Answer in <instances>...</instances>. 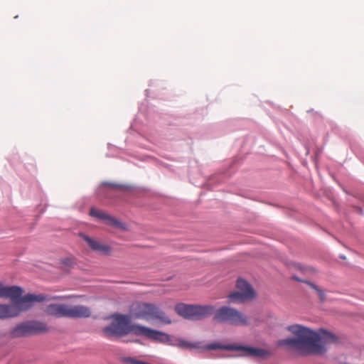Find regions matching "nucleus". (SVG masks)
<instances>
[{"mask_svg":"<svg viewBox=\"0 0 364 364\" xmlns=\"http://www.w3.org/2000/svg\"><path fill=\"white\" fill-rule=\"evenodd\" d=\"M214 310V306L211 305L200 306L178 304L175 306V311L178 315L194 321L200 320L212 315Z\"/></svg>","mask_w":364,"mask_h":364,"instance_id":"6","label":"nucleus"},{"mask_svg":"<svg viewBox=\"0 0 364 364\" xmlns=\"http://www.w3.org/2000/svg\"><path fill=\"white\" fill-rule=\"evenodd\" d=\"M214 318L220 323H228L237 326H248L250 321L247 316L228 306L220 308L215 314Z\"/></svg>","mask_w":364,"mask_h":364,"instance_id":"7","label":"nucleus"},{"mask_svg":"<svg viewBox=\"0 0 364 364\" xmlns=\"http://www.w3.org/2000/svg\"><path fill=\"white\" fill-rule=\"evenodd\" d=\"M309 287L313 289L317 294L321 302H323L326 301V294L324 293V291L320 289L318 286H316V284L311 283V282H306Z\"/></svg>","mask_w":364,"mask_h":364,"instance_id":"14","label":"nucleus"},{"mask_svg":"<svg viewBox=\"0 0 364 364\" xmlns=\"http://www.w3.org/2000/svg\"><path fill=\"white\" fill-rule=\"evenodd\" d=\"M90 215L94 218L102 220L105 221V224L114 228H117L121 230H126L127 225L126 224L121 223L117 218L107 214L106 213L96 209L95 208H91L90 210Z\"/></svg>","mask_w":364,"mask_h":364,"instance_id":"11","label":"nucleus"},{"mask_svg":"<svg viewBox=\"0 0 364 364\" xmlns=\"http://www.w3.org/2000/svg\"><path fill=\"white\" fill-rule=\"evenodd\" d=\"M181 348H199V343H191L185 340H178V343L175 345Z\"/></svg>","mask_w":364,"mask_h":364,"instance_id":"13","label":"nucleus"},{"mask_svg":"<svg viewBox=\"0 0 364 364\" xmlns=\"http://www.w3.org/2000/svg\"><path fill=\"white\" fill-rule=\"evenodd\" d=\"M45 313L55 318H88L91 315L89 307L83 305H68L65 304H50L46 306Z\"/></svg>","mask_w":364,"mask_h":364,"instance_id":"4","label":"nucleus"},{"mask_svg":"<svg viewBox=\"0 0 364 364\" xmlns=\"http://www.w3.org/2000/svg\"><path fill=\"white\" fill-rule=\"evenodd\" d=\"M207 350H216V349H225L228 350H235V351H241V355L243 356H252V357H259L264 358L266 355H269V352L267 350L254 348V347H248L244 346L241 345H220L218 343H212L208 345L205 347Z\"/></svg>","mask_w":364,"mask_h":364,"instance_id":"9","label":"nucleus"},{"mask_svg":"<svg viewBox=\"0 0 364 364\" xmlns=\"http://www.w3.org/2000/svg\"><path fill=\"white\" fill-rule=\"evenodd\" d=\"M237 291L229 294L230 302L241 303L252 299L255 296V292L251 285L245 280L238 279L237 281Z\"/></svg>","mask_w":364,"mask_h":364,"instance_id":"10","label":"nucleus"},{"mask_svg":"<svg viewBox=\"0 0 364 364\" xmlns=\"http://www.w3.org/2000/svg\"><path fill=\"white\" fill-rule=\"evenodd\" d=\"M107 186H110V187H117V185H114V184H112V183H106Z\"/></svg>","mask_w":364,"mask_h":364,"instance_id":"15","label":"nucleus"},{"mask_svg":"<svg viewBox=\"0 0 364 364\" xmlns=\"http://www.w3.org/2000/svg\"><path fill=\"white\" fill-rule=\"evenodd\" d=\"M48 328L46 324L37 321H29L16 326L11 332L13 338L23 337L31 334L46 333Z\"/></svg>","mask_w":364,"mask_h":364,"instance_id":"8","label":"nucleus"},{"mask_svg":"<svg viewBox=\"0 0 364 364\" xmlns=\"http://www.w3.org/2000/svg\"><path fill=\"white\" fill-rule=\"evenodd\" d=\"M81 237L88 244L92 250L106 256L112 254V248L109 245L92 239L86 235H82Z\"/></svg>","mask_w":364,"mask_h":364,"instance_id":"12","label":"nucleus"},{"mask_svg":"<svg viewBox=\"0 0 364 364\" xmlns=\"http://www.w3.org/2000/svg\"><path fill=\"white\" fill-rule=\"evenodd\" d=\"M102 332L108 338L122 337L132 333L135 336H144L156 341H171L168 334L139 324H132L129 316L121 314L114 316L111 323L104 327Z\"/></svg>","mask_w":364,"mask_h":364,"instance_id":"3","label":"nucleus"},{"mask_svg":"<svg viewBox=\"0 0 364 364\" xmlns=\"http://www.w3.org/2000/svg\"><path fill=\"white\" fill-rule=\"evenodd\" d=\"M23 289L18 286L6 287L0 282V298H9L12 305L0 304V319L18 316L22 311L31 309L35 302L62 299L60 296L48 297L43 294H28L22 296Z\"/></svg>","mask_w":364,"mask_h":364,"instance_id":"2","label":"nucleus"},{"mask_svg":"<svg viewBox=\"0 0 364 364\" xmlns=\"http://www.w3.org/2000/svg\"><path fill=\"white\" fill-rule=\"evenodd\" d=\"M287 329L295 337L279 340L277 345L288 350H294L302 355H323L327 345L338 342V338L324 329L314 331L302 325L289 326Z\"/></svg>","mask_w":364,"mask_h":364,"instance_id":"1","label":"nucleus"},{"mask_svg":"<svg viewBox=\"0 0 364 364\" xmlns=\"http://www.w3.org/2000/svg\"><path fill=\"white\" fill-rule=\"evenodd\" d=\"M132 314L136 318L145 321H158L165 324L172 323L171 319L159 306L152 303L139 302L133 306Z\"/></svg>","mask_w":364,"mask_h":364,"instance_id":"5","label":"nucleus"}]
</instances>
